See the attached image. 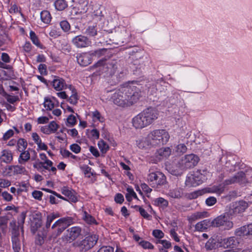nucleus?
Masks as SVG:
<instances>
[{
  "mask_svg": "<svg viewBox=\"0 0 252 252\" xmlns=\"http://www.w3.org/2000/svg\"><path fill=\"white\" fill-rule=\"evenodd\" d=\"M76 123V119L73 115H70L67 118V125L73 126L75 125Z\"/></svg>",
  "mask_w": 252,
  "mask_h": 252,
  "instance_id": "nucleus-57",
  "label": "nucleus"
},
{
  "mask_svg": "<svg viewBox=\"0 0 252 252\" xmlns=\"http://www.w3.org/2000/svg\"><path fill=\"white\" fill-rule=\"evenodd\" d=\"M72 44L77 48H86L91 46V41L86 36L79 35L72 38Z\"/></svg>",
  "mask_w": 252,
  "mask_h": 252,
  "instance_id": "nucleus-14",
  "label": "nucleus"
},
{
  "mask_svg": "<svg viewBox=\"0 0 252 252\" xmlns=\"http://www.w3.org/2000/svg\"><path fill=\"white\" fill-rule=\"evenodd\" d=\"M154 205L166 208L168 206V201L162 197H158L153 200Z\"/></svg>",
  "mask_w": 252,
  "mask_h": 252,
  "instance_id": "nucleus-33",
  "label": "nucleus"
},
{
  "mask_svg": "<svg viewBox=\"0 0 252 252\" xmlns=\"http://www.w3.org/2000/svg\"><path fill=\"white\" fill-rule=\"evenodd\" d=\"M76 58L78 63L82 66H87L92 62V55L88 53L79 54Z\"/></svg>",
  "mask_w": 252,
  "mask_h": 252,
  "instance_id": "nucleus-17",
  "label": "nucleus"
},
{
  "mask_svg": "<svg viewBox=\"0 0 252 252\" xmlns=\"http://www.w3.org/2000/svg\"><path fill=\"white\" fill-rule=\"evenodd\" d=\"M134 208L136 209V210L138 211L140 214V215L145 219L150 220L152 219V216L149 215L144 209H143L142 207L135 205L134 206Z\"/></svg>",
  "mask_w": 252,
  "mask_h": 252,
  "instance_id": "nucleus-38",
  "label": "nucleus"
},
{
  "mask_svg": "<svg viewBox=\"0 0 252 252\" xmlns=\"http://www.w3.org/2000/svg\"><path fill=\"white\" fill-rule=\"evenodd\" d=\"M74 223L72 217L62 218L55 222L51 227L52 232L49 236L50 239H55L69 226Z\"/></svg>",
  "mask_w": 252,
  "mask_h": 252,
  "instance_id": "nucleus-6",
  "label": "nucleus"
},
{
  "mask_svg": "<svg viewBox=\"0 0 252 252\" xmlns=\"http://www.w3.org/2000/svg\"><path fill=\"white\" fill-rule=\"evenodd\" d=\"M158 112L156 109L149 107L132 119V125L136 129L143 128L152 124L158 119Z\"/></svg>",
  "mask_w": 252,
  "mask_h": 252,
  "instance_id": "nucleus-2",
  "label": "nucleus"
},
{
  "mask_svg": "<svg viewBox=\"0 0 252 252\" xmlns=\"http://www.w3.org/2000/svg\"><path fill=\"white\" fill-rule=\"evenodd\" d=\"M0 93L2 94L3 96L5 97L7 101L10 103L13 104L15 102L19 100L18 96L11 95L7 94L3 89L2 86H0Z\"/></svg>",
  "mask_w": 252,
  "mask_h": 252,
  "instance_id": "nucleus-30",
  "label": "nucleus"
},
{
  "mask_svg": "<svg viewBox=\"0 0 252 252\" xmlns=\"http://www.w3.org/2000/svg\"><path fill=\"white\" fill-rule=\"evenodd\" d=\"M60 126L55 121L51 122L48 125L41 127V131L46 134L55 133Z\"/></svg>",
  "mask_w": 252,
  "mask_h": 252,
  "instance_id": "nucleus-18",
  "label": "nucleus"
},
{
  "mask_svg": "<svg viewBox=\"0 0 252 252\" xmlns=\"http://www.w3.org/2000/svg\"><path fill=\"white\" fill-rule=\"evenodd\" d=\"M68 89L71 92V94L69 97L67 98V101H68L71 104L74 105H76L79 99V96L77 91L74 87L71 85H69Z\"/></svg>",
  "mask_w": 252,
  "mask_h": 252,
  "instance_id": "nucleus-24",
  "label": "nucleus"
},
{
  "mask_svg": "<svg viewBox=\"0 0 252 252\" xmlns=\"http://www.w3.org/2000/svg\"><path fill=\"white\" fill-rule=\"evenodd\" d=\"M26 217V212H23L18 219V226H16V222L13 221L10 222V225L12 226L13 224L14 225V227L13 228H19L20 227L22 231L23 232V224L25 222V220Z\"/></svg>",
  "mask_w": 252,
  "mask_h": 252,
  "instance_id": "nucleus-29",
  "label": "nucleus"
},
{
  "mask_svg": "<svg viewBox=\"0 0 252 252\" xmlns=\"http://www.w3.org/2000/svg\"><path fill=\"white\" fill-rule=\"evenodd\" d=\"M80 168L85 175L91 174L92 175H94L95 174L91 171L92 168L87 165L82 166L80 167Z\"/></svg>",
  "mask_w": 252,
  "mask_h": 252,
  "instance_id": "nucleus-55",
  "label": "nucleus"
},
{
  "mask_svg": "<svg viewBox=\"0 0 252 252\" xmlns=\"http://www.w3.org/2000/svg\"><path fill=\"white\" fill-rule=\"evenodd\" d=\"M93 9H94V11L93 13L94 16L98 17L102 16V11L100 10V7L99 5L95 4L93 5Z\"/></svg>",
  "mask_w": 252,
  "mask_h": 252,
  "instance_id": "nucleus-54",
  "label": "nucleus"
},
{
  "mask_svg": "<svg viewBox=\"0 0 252 252\" xmlns=\"http://www.w3.org/2000/svg\"><path fill=\"white\" fill-rule=\"evenodd\" d=\"M147 181L149 185L153 188H158L166 183L165 176L160 171H154L150 169L147 176Z\"/></svg>",
  "mask_w": 252,
  "mask_h": 252,
  "instance_id": "nucleus-8",
  "label": "nucleus"
},
{
  "mask_svg": "<svg viewBox=\"0 0 252 252\" xmlns=\"http://www.w3.org/2000/svg\"><path fill=\"white\" fill-rule=\"evenodd\" d=\"M53 87L57 91H61L63 90L68 88L69 85H67L65 80L60 77L55 76L54 79L52 81Z\"/></svg>",
  "mask_w": 252,
  "mask_h": 252,
  "instance_id": "nucleus-16",
  "label": "nucleus"
},
{
  "mask_svg": "<svg viewBox=\"0 0 252 252\" xmlns=\"http://www.w3.org/2000/svg\"><path fill=\"white\" fill-rule=\"evenodd\" d=\"M205 214V212H195L194 214L190 215L189 217V221L190 223H192L193 222L196 221V220L204 218Z\"/></svg>",
  "mask_w": 252,
  "mask_h": 252,
  "instance_id": "nucleus-34",
  "label": "nucleus"
},
{
  "mask_svg": "<svg viewBox=\"0 0 252 252\" xmlns=\"http://www.w3.org/2000/svg\"><path fill=\"white\" fill-rule=\"evenodd\" d=\"M239 242L234 237H230L223 240V244L226 248H234L238 246Z\"/></svg>",
  "mask_w": 252,
  "mask_h": 252,
  "instance_id": "nucleus-26",
  "label": "nucleus"
},
{
  "mask_svg": "<svg viewBox=\"0 0 252 252\" xmlns=\"http://www.w3.org/2000/svg\"><path fill=\"white\" fill-rule=\"evenodd\" d=\"M40 18L41 21L45 24H49L51 20L50 13L46 10L42 11L40 13Z\"/></svg>",
  "mask_w": 252,
  "mask_h": 252,
  "instance_id": "nucleus-36",
  "label": "nucleus"
},
{
  "mask_svg": "<svg viewBox=\"0 0 252 252\" xmlns=\"http://www.w3.org/2000/svg\"><path fill=\"white\" fill-rule=\"evenodd\" d=\"M32 197L38 200H41L43 196V193L39 190H34L32 192Z\"/></svg>",
  "mask_w": 252,
  "mask_h": 252,
  "instance_id": "nucleus-59",
  "label": "nucleus"
},
{
  "mask_svg": "<svg viewBox=\"0 0 252 252\" xmlns=\"http://www.w3.org/2000/svg\"><path fill=\"white\" fill-rule=\"evenodd\" d=\"M166 84V82L162 80H158L156 84L157 90L160 92H164L167 90Z\"/></svg>",
  "mask_w": 252,
  "mask_h": 252,
  "instance_id": "nucleus-40",
  "label": "nucleus"
},
{
  "mask_svg": "<svg viewBox=\"0 0 252 252\" xmlns=\"http://www.w3.org/2000/svg\"><path fill=\"white\" fill-rule=\"evenodd\" d=\"M53 162L50 160H46L44 162H40L39 164L45 169L49 170L50 167L53 165Z\"/></svg>",
  "mask_w": 252,
  "mask_h": 252,
  "instance_id": "nucleus-53",
  "label": "nucleus"
},
{
  "mask_svg": "<svg viewBox=\"0 0 252 252\" xmlns=\"http://www.w3.org/2000/svg\"><path fill=\"white\" fill-rule=\"evenodd\" d=\"M9 169H12V175L17 174H25L27 172V170L25 167L22 165H10Z\"/></svg>",
  "mask_w": 252,
  "mask_h": 252,
  "instance_id": "nucleus-28",
  "label": "nucleus"
},
{
  "mask_svg": "<svg viewBox=\"0 0 252 252\" xmlns=\"http://www.w3.org/2000/svg\"><path fill=\"white\" fill-rule=\"evenodd\" d=\"M13 160V154L8 150H3L1 152L0 156V163H10Z\"/></svg>",
  "mask_w": 252,
  "mask_h": 252,
  "instance_id": "nucleus-23",
  "label": "nucleus"
},
{
  "mask_svg": "<svg viewBox=\"0 0 252 252\" xmlns=\"http://www.w3.org/2000/svg\"><path fill=\"white\" fill-rule=\"evenodd\" d=\"M171 153V150L169 147H165L159 149L157 153V157L159 156V159H162L167 158Z\"/></svg>",
  "mask_w": 252,
  "mask_h": 252,
  "instance_id": "nucleus-27",
  "label": "nucleus"
},
{
  "mask_svg": "<svg viewBox=\"0 0 252 252\" xmlns=\"http://www.w3.org/2000/svg\"><path fill=\"white\" fill-rule=\"evenodd\" d=\"M3 199L6 201H11L13 199L12 196L7 191H3L1 193Z\"/></svg>",
  "mask_w": 252,
  "mask_h": 252,
  "instance_id": "nucleus-62",
  "label": "nucleus"
},
{
  "mask_svg": "<svg viewBox=\"0 0 252 252\" xmlns=\"http://www.w3.org/2000/svg\"><path fill=\"white\" fill-rule=\"evenodd\" d=\"M187 148L184 144H178L175 148V151L177 153L182 154L186 152Z\"/></svg>",
  "mask_w": 252,
  "mask_h": 252,
  "instance_id": "nucleus-49",
  "label": "nucleus"
},
{
  "mask_svg": "<svg viewBox=\"0 0 252 252\" xmlns=\"http://www.w3.org/2000/svg\"><path fill=\"white\" fill-rule=\"evenodd\" d=\"M81 233V228L79 226H73L68 228L62 236L63 241L71 243L79 237Z\"/></svg>",
  "mask_w": 252,
  "mask_h": 252,
  "instance_id": "nucleus-12",
  "label": "nucleus"
},
{
  "mask_svg": "<svg viewBox=\"0 0 252 252\" xmlns=\"http://www.w3.org/2000/svg\"><path fill=\"white\" fill-rule=\"evenodd\" d=\"M8 219L6 216H0V228L2 233H5L7 227Z\"/></svg>",
  "mask_w": 252,
  "mask_h": 252,
  "instance_id": "nucleus-37",
  "label": "nucleus"
},
{
  "mask_svg": "<svg viewBox=\"0 0 252 252\" xmlns=\"http://www.w3.org/2000/svg\"><path fill=\"white\" fill-rule=\"evenodd\" d=\"M12 248L15 252H19L21 250V242L18 228H13L12 230Z\"/></svg>",
  "mask_w": 252,
  "mask_h": 252,
  "instance_id": "nucleus-15",
  "label": "nucleus"
},
{
  "mask_svg": "<svg viewBox=\"0 0 252 252\" xmlns=\"http://www.w3.org/2000/svg\"><path fill=\"white\" fill-rule=\"evenodd\" d=\"M17 146L19 151H20L21 149L22 151L24 150L27 147V143L24 139L20 138L17 142Z\"/></svg>",
  "mask_w": 252,
  "mask_h": 252,
  "instance_id": "nucleus-51",
  "label": "nucleus"
},
{
  "mask_svg": "<svg viewBox=\"0 0 252 252\" xmlns=\"http://www.w3.org/2000/svg\"><path fill=\"white\" fill-rule=\"evenodd\" d=\"M106 68L107 69V72L110 75H114L117 69V63L116 61H109L106 63Z\"/></svg>",
  "mask_w": 252,
  "mask_h": 252,
  "instance_id": "nucleus-25",
  "label": "nucleus"
},
{
  "mask_svg": "<svg viewBox=\"0 0 252 252\" xmlns=\"http://www.w3.org/2000/svg\"><path fill=\"white\" fill-rule=\"evenodd\" d=\"M248 207V203L245 201L235 202L228 211V215H230L231 218H233L237 215L243 213Z\"/></svg>",
  "mask_w": 252,
  "mask_h": 252,
  "instance_id": "nucleus-13",
  "label": "nucleus"
},
{
  "mask_svg": "<svg viewBox=\"0 0 252 252\" xmlns=\"http://www.w3.org/2000/svg\"><path fill=\"white\" fill-rule=\"evenodd\" d=\"M98 239L97 235L92 234L86 236L82 240H77L72 244L73 247L80 252H86L93 248Z\"/></svg>",
  "mask_w": 252,
  "mask_h": 252,
  "instance_id": "nucleus-7",
  "label": "nucleus"
},
{
  "mask_svg": "<svg viewBox=\"0 0 252 252\" xmlns=\"http://www.w3.org/2000/svg\"><path fill=\"white\" fill-rule=\"evenodd\" d=\"M205 203L208 206H212L217 203V199L214 196H211L206 199Z\"/></svg>",
  "mask_w": 252,
  "mask_h": 252,
  "instance_id": "nucleus-58",
  "label": "nucleus"
},
{
  "mask_svg": "<svg viewBox=\"0 0 252 252\" xmlns=\"http://www.w3.org/2000/svg\"><path fill=\"white\" fill-rule=\"evenodd\" d=\"M98 146L101 152L103 154L106 153L109 149L108 145L102 140L98 141Z\"/></svg>",
  "mask_w": 252,
  "mask_h": 252,
  "instance_id": "nucleus-42",
  "label": "nucleus"
},
{
  "mask_svg": "<svg viewBox=\"0 0 252 252\" xmlns=\"http://www.w3.org/2000/svg\"><path fill=\"white\" fill-rule=\"evenodd\" d=\"M59 102L55 97H46L44 98V106L48 110H51L55 107L58 106Z\"/></svg>",
  "mask_w": 252,
  "mask_h": 252,
  "instance_id": "nucleus-21",
  "label": "nucleus"
},
{
  "mask_svg": "<svg viewBox=\"0 0 252 252\" xmlns=\"http://www.w3.org/2000/svg\"><path fill=\"white\" fill-rule=\"evenodd\" d=\"M86 33L90 36H94L97 34L96 26H90L86 30Z\"/></svg>",
  "mask_w": 252,
  "mask_h": 252,
  "instance_id": "nucleus-44",
  "label": "nucleus"
},
{
  "mask_svg": "<svg viewBox=\"0 0 252 252\" xmlns=\"http://www.w3.org/2000/svg\"><path fill=\"white\" fill-rule=\"evenodd\" d=\"M60 27L61 29L64 32H68L70 29V26L69 23L66 21L63 20L60 22Z\"/></svg>",
  "mask_w": 252,
  "mask_h": 252,
  "instance_id": "nucleus-50",
  "label": "nucleus"
},
{
  "mask_svg": "<svg viewBox=\"0 0 252 252\" xmlns=\"http://www.w3.org/2000/svg\"><path fill=\"white\" fill-rule=\"evenodd\" d=\"M139 245L144 249H153V245L148 241H142L139 243Z\"/></svg>",
  "mask_w": 252,
  "mask_h": 252,
  "instance_id": "nucleus-60",
  "label": "nucleus"
},
{
  "mask_svg": "<svg viewBox=\"0 0 252 252\" xmlns=\"http://www.w3.org/2000/svg\"><path fill=\"white\" fill-rule=\"evenodd\" d=\"M166 84V82L162 80H158L156 84L157 90L160 92H164L167 90Z\"/></svg>",
  "mask_w": 252,
  "mask_h": 252,
  "instance_id": "nucleus-41",
  "label": "nucleus"
},
{
  "mask_svg": "<svg viewBox=\"0 0 252 252\" xmlns=\"http://www.w3.org/2000/svg\"><path fill=\"white\" fill-rule=\"evenodd\" d=\"M62 193L67 197V201L72 202L77 201V198L74 194V191L68 187L64 186L61 189Z\"/></svg>",
  "mask_w": 252,
  "mask_h": 252,
  "instance_id": "nucleus-19",
  "label": "nucleus"
},
{
  "mask_svg": "<svg viewBox=\"0 0 252 252\" xmlns=\"http://www.w3.org/2000/svg\"><path fill=\"white\" fill-rule=\"evenodd\" d=\"M210 227H213L212 220L206 219L197 223L195 229L196 231H203Z\"/></svg>",
  "mask_w": 252,
  "mask_h": 252,
  "instance_id": "nucleus-22",
  "label": "nucleus"
},
{
  "mask_svg": "<svg viewBox=\"0 0 252 252\" xmlns=\"http://www.w3.org/2000/svg\"><path fill=\"white\" fill-rule=\"evenodd\" d=\"M230 219H232L230 215H228V212H225L212 220L213 227L222 226L225 230H230L233 227V223Z\"/></svg>",
  "mask_w": 252,
  "mask_h": 252,
  "instance_id": "nucleus-10",
  "label": "nucleus"
},
{
  "mask_svg": "<svg viewBox=\"0 0 252 252\" xmlns=\"http://www.w3.org/2000/svg\"><path fill=\"white\" fill-rule=\"evenodd\" d=\"M30 36L32 41L34 45H35L38 47L42 48V45L40 44L37 36L33 31H31L30 32Z\"/></svg>",
  "mask_w": 252,
  "mask_h": 252,
  "instance_id": "nucleus-39",
  "label": "nucleus"
},
{
  "mask_svg": "<svg viewBox=\"0 0 252 252\" xmlns=\"http://www.w3.org/2000/svg\"><path fill=\"white\" fill-rule=\"evenodd\" d=\"M152 234L155 237L157 238H162L164 236V233L163 232L159 229L154 230Z\"/></svg>",
  "mask_w": 252,
  "mask_h": 252,
  "instance_id": "nucleus-61",
  "label": "nucleus"
},
{
  "mask_svg": "<svg viewBox=\"0 0 252 252\" xmlns=\"http://www.w3.org/2000/svg\"><path fill=\"white\" fill-rule=\"evenodd\" d=\"M54 6L57 10L62 11L67 7V3L65 0H56L54 2Z\"/></svg>",
  "mask_w": 252,
  "mask_h": 252,
  "instance_id": "nucleus-35",
  "label": "nucleus"
},
{
  "mask_svg": "<svg viewBox=\"0 0 252 252\" xmlns=\"http://www.w3.org/2000/svg\"><path fill=\"white\" fill-rule=\"evenodd\" d=\"M108 52V49L106 48H101L94 51L92 53V55L98 58L105 55Z\"/></svg>",
  "mask_w": 252,
  "mask_h": 252,
  "instance_id": "nucleus-47",
  "label": "nucleus"
},
{
  "mask_svg": "<svg viewBox=\"0 0 252 252\" xmlns=\"http://www.w3.org/2000/svg\"><path fill=\"white\" fill-rule=\"evenodd\" d=\"M11 185V182L7 179L0 178V188H6Z\"/></svg>",
  "mask_w": 252,
  "mask_h": 252,
  "instance_id": "nucleus-56",
  "label": "nucleus"
},
{
  "mask_svg": "<svg viewBox=\"0 0 252 252\" xmlns=\"http://www.w3.org/2000/svg\"><path fill=\"white\" fill-rule=\"evenodd\" d=\"M199 160V158L194 154L187 155L171 167V173L175 176L181 175L185 170L195 166Z\"/></svg>",
  "mask_w": 252,
  "mask_h": 252,
  "instance_id": "nucleus-3",
  "label": "nucleus"
},
{
  "mask_svg": "<svg viewBox=\"0 0 252 252\" xmlns=\"http://www.w3.org/2000/svg\"><path fill=\"white\" fill-rule=\"evenodd\" d=\"M10 165L1 167L0 172L3 176H11L12 175V169H9Z\"/></svg>",
  "mask_w": 252,
  "mask_h": 252,
  "instance_id": "nucleus-45",
  "label": "nucleus"
},
{
  "mask_svg": "<svg viewBox=\"0 0 252 252\" xmlns=\"http://www.w3.org/2000/svg\"><path fill=\"white\" fill-rule=\"evenodd\" d=\"M224 187L221 185L214 186L211 187L206 188L202 190L192 192L189 194V197L190 199H195L206 193H216L220 195L224 191Z\"/></svg>",
  "mask_w": 252,
  "mask_h": 252,
  "instance_id": "nucleus-11",
  "label": "nucleus"
},
{
  "mask_svg": "<svg viewBox=\"0 0 252 252\" xmlns=\"http://www.w3.org/2000/svg\"><path fill=\"white\" fill-rule=\"evenodd\" d=\"M30 159V154L28 151L22 152L18 158V162L21 164H25Z\"/></svg>",
  "mask_w": 252,
  "mask_h": 252,
  "instance_id": "nucleus-31",
  "label": "nucleus"
},
{
  "mask_svg": "<svg viewBox=\"0 0 252 252\" xmlns=\"http://www.w3.org/2000/svg\"><path fill=\"white\" fill-rule=\"evenodd\" d=\"M252 183V169H247L245 172L240 171L231 178L225 180L223 184L227 186L234 184L246 185Z\"/></svg>",
  "mask_w": 252,
  "mask_h": 252,
  "instance_id": "nucleus-5",
  "label": "nucleus"
},
{
  "mask_svg": "<svg viewBox=\"0 0 252 252\" xmlns=\"http://www.w3.org/2000/svg\"><path fill=\"white\" fill-rule=\"evenodd\" d=\"M216 241L215 239L210 238L205 244V248L207 250H212L216 247Z\"/></svg>",
  "mask_w": 252,
  "mask_h": 252,
  "instance_id": "nucleus-46",
  "label": "nucleus"
},
{
  "mask_svg": "<svg viewBox=\"0 0 252 252\" xmlns=\"http://www.w3.org/2000/svg\"><path fill=\"white\" fill-rule=\"evenodd\" d=\"M93 118L94 120H97L100 122H103L104 119L101 114L97 111L95 110L93 112Z\"/></svg>",
  "mask_w": 252,
  "mask_h": 252,
  "instance_id": "nucleus-52",
  "label": "nucleus"
},
{
  "mask_svg": "<svg viewBox=\"0 0 252 252\" xmlns=\"http://www.w3.org/2000/svg\"><path fill=\"white\" fill-rule=\"evenodd\" d=\"M57 217H58V216L54 214H51L47 216V220L45 224V227L47 229L50 228L51 222Z\"/></svg>",
  "mask_w": 252,
  "mask_h": 252,
  "instance_id": "nucleus-48",
  "label": "nucleus"
},
{
  "mask_svg": "<svg viewBox=\"0 0 252 252\" xmlns=\"http://www.w3.org/2000/svg\"><path fill=\"white\" fill-rule=\"evenodd\" d=\"M136 88L129 85L121 86L114 93L109 95V100L121 107H128L136 103L140 97V94L135 91Z\"/></svg>",
  "mask_w": 252,
  "mask_h": 252,
  "instance_id": "nucleus-1",
  "label": "nucleus"
},
{
  "mask_svg": "<svg viewBox=\"0 0 252 252\" xmlns=\"http://www.w3.org/2000/svg\"><path fill=\"white\" fill-rule=\"evenodd\" d=\"M83 219L85 220V221L88 224H96V221L95 220V219L91 215L87 213L86 212H84Z\"/></svg>",
  "mask_w": 252,
  "mask_h": 252,
  "instance_id": "nucleus-43",
  "label": "nucleus"
},
{
  "mask_svg": "<svg viewBox=\"0 0 252 252\" xmlns=\"http://www.w3.org/2000/svg\"><path fill=\"white\" fill-rule=\"evenodd\" d=\"M70 149L75 154L80 152L81 147L77 144H73L70 146Z\"/></svg>",
  "mask_w": 252,
  "mask_h": 252,
  "instance_id": "nucleus-63",
  "label": "nucleus"
},
{
  "mask_svg": "<svg viewBox=\"0 0 252 252\" xmlns=\"http://www.w3.org/2000/svg\"><path fill=\"white\" fill-rule=\"evenodd\" d=\"M114 248L110 246L102 247L99 249L97 252H113Z\"/></svg>",
  "mask_w": 252,
  "mask_h": 252,
  "instance_id": "nucleus-64",
  "label": "nucleus"
},
{
  "mask_svg": "<svg viewBox=\"0 0 252 252\" xmlns=\"http://www.w3.org/2000/svg\"><path fill=\"white\" fill-rule=\"evenodd\" d=\"M235 234L238 236L252 235V223L236 229Z\"/></svg>",
  "mask_w": 252,
  "mask_h": 252,
  "instance_id": "nucleus-20",
  "label": "nucleus"
},
{
  "mask_svg": "<svg viewBox=\"0 0 252 252\" xmlns=\"http://www.w3.org/2000/svg\"><path fill=\"white\" fill-rule=\"evenodd\" d=\"M170 138L165 129H156L151 131L147 135L146 142L148 146L155 147L165 144Z\"/></svg>",
  "mask_w": 252,
  "mask_h": 252,
  "instance_id": "nucleus-4",
  "label": "nucleus"
},
{
  "mask_svg": "<svg viewBox=\"0 0 252 252\" xmlns=\"http://www.w3.org/2000/svg\"><path fill=\"white\" fill-rule=\"evenodd\" d=\"M168 195L173 198H180L183 195L182 189L175 188L169 190Z\"/></svg>",
  "mask_w": 252,
  "mask_h": 252,
  "instance_id": "nucleus-32",
  "label": "nucleus"
},
{
  "mask_svg": "<svg viewBox=\"0 0 252 252\" xmlns=\"http://www.w3.org/2000/svg\"><path fill=\"white\" fill-rule=\"evenodd\" d=\"M201 170L193 171L192 173L189 174L186 180V185L189 187H196L201 184L206 179L205 174L207 173L206 171Z\"/></svg>",
  "mask_w": 252,
  "mask_h": 252,
  "instance_id": "nucleus-9",
  "label": "nucleus"
}]
</instances>
